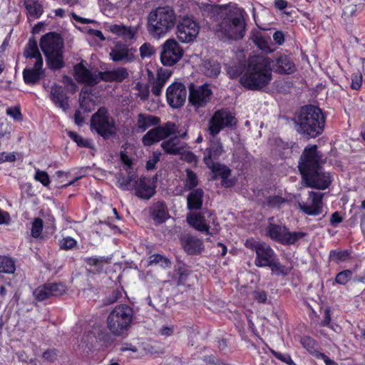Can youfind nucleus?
<instances>
[{
	"instance_id": "5fc2aeb1",
	"label": "nucleus",
	"mask_w": 365,
	"mask_h": 365,
	"mask_svg": "<svg viewBox=\"0 0 365 365\" xmlns=\"http://www.w3.org/2000/svg\"><path fill=\"white\" fill-rule=\"evenodd\" d=\"M68 135L74 142L77 143L78 146L84 148H91L92 143L91 140L85 139L82 136L73 132H69Z\"/></svg>"
},
{
	"instance_id": "72a5a7b5",
	"label": "nucleus",
	"mask_w": 365,
	"mask_h": 365,
	"mask_svg": "<svg viewBox=\"0 0 365 365\" xmlns=\"http://www.w3.org/2000/svg\"><path fill=\"white\" fill-rule=\"evenodd\" d=\"M126 178L122 174L117 175V185L123 190H130L135 187V173L134 171H128Z\"/></svg>"
},
{
	"instance_id": "412c9836",
	"label": "nucleus",
	"mask_w": 365,
	"mask_h": 365,
	"mask_svg": "<svg viewBox=\"0 0 365 365\" xmlns=\"http://www.w3.org/2000/svg\"><path fill=\"white\" fill-rule=\"evenodd\" d=\"M215 175V178L220 177L221 178V184L225 187H231L235 185L232 180L228 179L231 175V170L225 165L216 163L207 166Z\"/></svg>"
},
{
	"instance_id": "6e6d98bb",
	"label": "nucleus",
	"mask_w": 365,
	"mask_h": 365,
	"mask_svg": "<svg viewBox=\"0 0 365 365\" xmlns=\"http://www.w3.org/2000/svg\"><path fill=\"white\" fill-rule=\"evenodd\" d=\"M351 78V83L350 88L352 90L359 91L361 88L363 83V76L361 73L359 71L353 73Z\"/></svg>"
},
{
	"instance_id": "f704fd0d",
	"label": "nucleus",
	"mask_w": 365,
	"mask_h": 365,
	"mask_svg": "<svg viewBox=\"0 0 365 365\" xmlns=\"http://www.w3.org/2000/svg\"><path fill=\"white\" fill-rule=\"evenodd\" d=\"M202 11L203 12V15H205L207 18H210L214 21L222 20L221 16L225 15V13L222 11L221 9L218 6L210 4H203L202 6Z\"/></svg>"
},
{
	"instance_id": "1a4fd4ad",
	"label": "nucleus",
	"mask_w": 365,
	"mask_h": 365,
	"mask_svg": "<svg viewBox=\"0 0 365 365\" xmlns=\"http://www.w3.org/2000/svg\"><path fill=\"white\" fill-rule=\"evenodd\" d=\"M237 120L228 108L216 110L209 120L208 130L215 137L225 128H235Z\"/></svg>"
},
{
	"instance_id": "052dcab7",
	"label": "nucleus",
	"mask_w": 365,
	"mask_h": 365,
	"mask_svg": "<svg viewBox=\"0 0 365 365\" xmlns=\"http://www.w3.org/2000/svg\"><path fill=\"white\" fill-rule=\"evenodd\" d=\"M34 179L36 181H38L41 183H42L44 186H47L50 183V179L47 173L45 171H41L39 169H37L36 170Z\"/></svg>"
},
{
	"instance_id": "bf43d9fd",
	"label": "nucleus",
	"mask_w": 365,
	"mask_h": 365,
	"mask_svg": "<svg viewBox=\"0 0 365 365\" xmlns=\"http://www.w3.org/2000/svg\"><path fill=\"white\" fill-rule=\"evenodd\" d=\"M113 81L120 82L128 76V73L125 68H118L112 70Z\"/></svg>"
},
{
	"instance_id": "a211bd4d",
	"label": "nucleus",
	"mask_w": 365,
	"mask_h": 365,
	"mask_svg": "<svg viewBox=\"0 0 365 365\" xmlns=\"http://www.w3.org/2000/svg\"><path fill=\"white\" fill-rule=\"evenodd\" d=\"M180 242L185 252L190 255H200L205 249L202 240L189 234L182 236Z\"/></svg>"
},
{
	"instance_id": "69168bd1",
	"label": "nucleus",
	"mask_w": 365,
	"mask_h": 365,
	"mask_svg": "<svg viewBox=\"0 0 365 365\" xmlns=\"http://www.w3.org/2000/svg\"><path fill=\"white\" fill-rule=\"evenodd\" d=\"M273 40L275 44L278 46H282L285 42V35L284 33L281 30H277L273 34Z\"/></svg>"
},
{
	"instance_id": "13d9d810",
	"label": "nucleus",
	"mask_w": 365,
	"mask_h": 365,
	"mask_svg": "<svg viewBox=\"0 0 365 365\" xmlns=\"http://www.w3.org/2000/svg\"><path fill=\"white\" fill-rule=\"evenodd\" d=\"M155 53V49L148 43H145L140 47V54L142 58H150Z\"/></svg>"
},
{
	"instance_id": "393cba45",
	"label": "nucleus",
	"mask_w": 365,
	"mask_h": 365,
	"mask_svg": "<svg viewBox=\"0 0 365 365\" xmlns=\"http://www.w3.org/2000/svg\"><path fill=\"white\" fill-rule=\"evenodd\" d=\"M187 223L200 232H205L207 235H211L210 225L207 223L205 217L200 212L190 213L187 215Z\"/></svg>"
},
{
	"instance_id": "8fccbe9b",
	"label": "nucleus",
	"mask_w": 365,
	"mask_h": 365,
	"mask_svg": "<svg viewBox=\"0 0 365 365\" xmlns=\"http://www.w3.org/2000/svg\"><path fill=\"white\" fill-rule=\"evenodd\" d=\"M287 202V200L281 195H269L266 198V205L272 208H280Z\"/></svg>"
},
{
	"instance_id": "2eb2a0df",
	"label": "nucleus",
	"mask_w": 365,
	"mask_h": 365,
	"mask_svg": "<svg viewBox=\"0 0 365 365\" xmlns=\"http://www.w3.org/2000/svg\"><path fill=\"white\" fill-rule=\"evenodd\" d=\"M66 291V286L61 283H48L36 288L33 294L38 301H43L51 297L63 294Z\"/></svg>"
},
{
	"instance_id": "e2e57ef3",
	"label": "nucleus",
	"mask_w": 365,
	"mask_h": 365,
	"mask_svg": "<svg viewBox=\"0 0 365 365\" xmlns=\"http://www.w3.org/2000/svg\"><path fill=\"white\" fill-rule=\"evenodd\" d=\"M181 159L188 163H197V157L192 151H186L182 153Z\"/></svg>"
},
{
	"instance_id": "58836bf2",
	"label": "nucleus",
	"mask_w": 365,
	"mask_h": 365,
	"mask_svg": "<svg viewBox=\"0 0 365 365\" xmlns=\"http://www.w3.org/2000/svg\"><path fill=\"white\" fill-rule=\"evenodd\" d=\"M204 73L210 78H216L221 71L220 63L213 60L205 61L203 64Z\"/></svg>"
},
{
	"instance_id": "49530a36",
	"label": "nucleus",
	"mask_w": 365,
	"mask_h": 365,
	"mask_svg": "<svg viewBox=\"0 0 365 365\" xmlns=\"http://www.w3.org/2000/svg\"><path fill=\"white\" fill-rule=\"evenodd\" d=\"M15 270L14 261L10 257L0 255V272L13 274Z\"/></svg>"
},
{
	"instance_id": "f3484780",
	"label": "nucleus",
	"mask_w": 365,
	"mask_h": 365,
	"mask_svg": "<svg viewBox=\"0 0 365 365\" xmlns=\"http://www.w3.org/2000/svg\"><path fill=\"white\" fill-rule=\"evenodd\" d=\"M157 178L155 175L152 179L144 177L135 182V195L142 199H150L155 193Z\"/></svg>"
},
{
	"instance_id": "0e129e2a",
	"label": "nucleus",
	"mask_w": 365,
	"mask_h": 365,
	"mask_svg": "<svg viewBox=\"0 0 365 365\" xmlns=\"http://www.w3.org/2000/svg\"><path fill=\"white\" fill-rule=\"evenodd\" d=\"M254 299L259 304H264L267 300V294L264 290L255 291L253 292Z\"/></svg>"
},
{
	"instance_id": "c03bdc74",
	"label": "nucleus",
	"mask_w": 365,
	"mask_h": 365,
	"mask_svg": "<svg viewBox=\"0 0 365 365\" xmlns=\"http://www.w3.org/2000/svg\"><path fill=\"white\" fill-rule=\"evenodd\" d=\"M110 258L108 257H87L84 259L87 264L94 267L95 269L98 272L101 271L103 266L108 264Z\"/></svg>"
},
{
	"instance_id": "3c124183",
	"label": "nucleus",
	"mask_w": 365,
	"mask_h": 365,
	"mask_svg": "<svg viewBox=\"0 0 365 365\" xmlns=\"http://www.w3.org/2000/svg\"><path fill=\"white\" fill-rule=\"evenodd\" d=\"M43 227V220L39 217L35 218L32 222L31 235L34 238L40 237L42 233Z\"/></svg>"
},
{
	"instance_id": "864d4df0",
	"label": "nucleus",
	"mask_w": 365,
	"mask_h": 365,
	"mask_svg": "<svg viewBox=\"0 0 365 365\" xmlns=\"http://www.w3.org/2000/svg\"><path fill=\"white\" fill-rule=\"evenodd\" d=\"M269 351L274 357H275L277 359L287 364V365H297L294 363V361L292 360V356L289 354H288V353L282 354V353L272 349H270Z\"/></svg>"
},
{
	"instance_id": "4c0bfd02",
	"label": "nucleus",
	"mask_w": 365,
	"mask_h": 365,
	"mask_svg": "<svg viewBox=\"0 0 365 365\" xmlns=\"http://www.w3.org/2000/svg\"><path fill=\"white\" fill-rule=\"evenodd\" d=\"M307 235V233L304 232H290L287 227V230H286L284 232L282 242H281V245H294L298 240L306 237Z\"/></svg>"
},
{
	"instance_id": "774afa93",
	"label": "nucleus",
	"mask_w": 365,
	"mask_h": 365,
	"mask_svg": "<svg viewBox=\"0 0 365 365\" xmlns=\"http://www.w3.org/2000/svg\"><path fill=\"white\" fill-rule=\"evenodd\" d=\"M343 217L341 215L340 212L338 211L332 213L330 217V225L333 227H336L339 224L343 222Z\"/></svg>"
},
{
	"instance_id": "473e14b6",
	"label": "nucleus",
	"mask_w": 365,
	"mask_h": 365,
	"mask_svg": "<svg viewBox=\"0 0 365 365\" xmlns=\"http://www.w3.org/2000/svg\"><path fill=\"white\" fill-rule=\"evenodd\" d=\"M160 7L151 11L148 16V30L155 38H160V19H158V10Z\"/></svg>"
},
{
	"instance_id": "4be33fe9",
	"label": "nucleus",
	"mask_w": 365,
	"mask_h": 365,
	"mask_svg": "<svg viewBox=\"0 0 365 365\" xmlns=\"http://www.w3.org/2000/svg\"><path fill=\"white\" fill-rule=\"evenodd\" d=\"M75 77L78 82L86 83L88 86H94L98 83L96 72L91 73L82 63H78L74 67Z\"/></svg>"
},
{
	"instance_id": "a878e982",
	"label": "nucleus",
	"mask_w": 365,
	"mask_h": 365,
	"mask_svg": "<svg viewBox=\"0 0 365 365\" xmlns=\"http://www.w3.org/2000/svg\"><path fill=\"white\" fill-rule=\"evenodd\" d=\"M299 343L313 357L317 359L322 352L320 343L308 335H303L299 339Z\"/></svg>"
},
{
	"instance_id": "cd10ccee",
	"label": "nucleus",
	"mask_w": 365,
	"mask_h": 365,
	"mask_svg": "<svg viewBox=\"0 0 365 365\" xmlns=\"http://www.w3.org/2000/svg\"><path fill=\"white\" fill-rule=\"evenodd\" d=\"M204 192L201 188L192 190L187 197V207L189 210H198L202 207Z\"/></svg>"
},
{
	"instance_id": "7ed1b4c3",
	"label": "nucleus",
	"mask_w": 365,
	"mask_h": 365,
	"mask_svg": "<svg viewBox=\"0 0 365 365\" xmlns=\"http://www.w3.org/2000/svg\"><path fill=\"white\" fill-rule=\"evenodd\" d=\"M133 317L131 307L120 304L110 312L107 318V328L111 334L120 336L125 334L130 328Z\"/></svg>"
},
{
	"instance_id": "c85d7f7f",
	"label": "nucleus",
	"mask_w": 365,
	"mask_h": 365,
	"mask_svg": "<svg viewBox=\"0 0 365 365\" xmlns=\"http://www.w3.org/2000/svg\"><path fill=\"white\" fill-rule=\"evenodd\" d=\"M286 230L287 227L285 225L269 222L265 229V235L272 240L281 244Z\"/></svg>"
},
{
	"instance_id": "338daca9",
	"label": "nucleus",
	"mask_w": 365,
	"mask_h": 365,
	"mask_svg": "<svg viewBox=\"0 0 365 365\" xmlns=\"http://www.w3.org/2000/svg\"><path fill=\"white\" fill-rule=\"evenodd\" d=\"M16 157L14 153H0V164L6 162H14Z\"/></svg>"
},
{
	"instance_id": "7c9ffc66",
	"label": "nucleus",
	"mask_w": 365,
	"mask_h": 365,
	"mask_svg": "<svg viewBox=\"0 0 365 365\" xmlns=\"http://www.w3.org/2000/svg\"><path fill=\"white\" fill-rule=\"evenodd\" d=\"M253 42L255 46L265 54L272 53L276 48L271 45V38L268 35L257 33L253 37Z\"/></svg>"
},
{
	"instance_id": "6ab92c4d",
	"label": "nucleus",
	"mask_w": 365,
	"mask_h": 365,
	"mask_svg": "<svg viewBox=\"0 0 365 365\" xmlns=\"http://www.w3.org/2000/svg\"><path fill=\"white\" fill-rule=\"evenodd\" d=\"M109 56L113 61L132 62L135 58L132 49L121 42H117L115 44Z\"/></svg>"
},
{
	"instance_id": "f257e3e1",
	"label": "nucleus",
	"mask_w": 365,
	"mask_h": 365,
	"mask_svg": "<svg viewBox=\"0 0 365 365\" xmlns=\"http://www.w3.org/2000/svg\"><path fill=\"white\" fill-rule=\"evenodd\" d=\"M272 71L289 75L294 73L297 68L292 58L285 53L277 52L272 58L258 55L249 61L239 83L247 91H263L272 80Z\"/></svg>"
},
{
	"instance_id": "c756f323",
	"label": "nucleus",
	"mask_w": 365,
	"mask_h": 365,
	"mask_svg": "<svg viewBox=\"0 0 365 365\" xmlns=\"http://www.w3.org/2000/svg\"><path fill=\"white\" fill-rule=\"evenodd\" d=\"M191 271L188 267L182 262H178L175 266L173 279L178 286L185 285Z\"/></svg>"
},
{
	"instance_id": "680f3d73",
	"label": "nucleus",
	"mask_w": 365,
	"mask_h": 365,
	"mask_svg": "<svg viewBox=\"0 0 365 365\" xmlns=\"http://www.w3.org/2000/svg\"><path fill=\"white\" fill-rule=\"evenodd\" d=\"M150 215L156 225L160 224V203L156 202L149 208Z\"/></svg>"
},
{
	"instance_id": "6e6552de",
	"label": "nucleus",
	"mask_w": 365,
	"mask_h": 365,
	"mask_svg": "<svg viewBox=\"0 0 365 365\" xmlns=\"http://www.w3.org/2000/svg\"><path fill=\"white\" fill-rule=\"evenodd\" d=\"M322 158V155L318 150L317 145H309L306 146L298 162V169L300 175H302L322 166L324 162Z\"/></svg>"
},
{
	"instance_id": "bb28decb",
	"label": "nucleus",
	"mask_w": 365,
	"mask_h": 365,
	"mask_svg": "<svg viewBox=\"0 0 365 365\" xmlns=\"http://www.w3.org/2000/svg\"><path fill=\"white\" fill-rule=\"evenodd\" d=\"M223 151L222 145L220 143H213L204 151L203 162L206 166L215 164Z\"/></svg>"
},
{
	"instance_id": "423d86ee",
	"label": "nucleus",
	"mask_w": 365,
	"mask_h": 365,
	"mask_svg": "<svg viewBox=\"0 0 365 365\" xmlns=\"http://www.w3.org/2000/svg\"><path fill=\"white\" fill-rule=\"evenodd\" d=\"M245 246L255 252L254 263L257 267H267L277 256L269 245L253 237L246 240Z\"/></svg>"
},
{
	"instance_id": "2f4dec72",
	"label": "nucleus",
	"mask_w": 365,
	"mask_h": 365,
	"mask_svg": "<svg viewBox=\"0 0 365 365\" xmlns=\"http://www.w3.org/2000/svg\"><path fill=\"white\" fill-rule=\"evenodd\" d=\"M175 11L171 7L161 6V28L165 27V32L175 26Z\"/></svg>"
},
{
	"instance_id": "79ce46f5",
	"label": "nucleus",
	"mask_w": 365,
	"mask_h": 365,
	"mask_svg": "<svg viewBox=\"0 0 365 365\" xmlns=\"http://www.w3.org/2000/svg\"><path fill=\"white\" fill-rule=\"evenodd\" d=\"M160 141V127L157 126L150 130L142 138L145 146H150Z\"/></svg>"
},
{
	"instance_id": "ddd939ff",
	"label": "nucleus",
	"mask_w": 365,
	"mask_h": 365,
	"mask_svg": "<svg viewBox=\"0 0 365 365\" xmlns=\"http://www.w3.org/2000/svg\"><path fill=\"white\" fill-rule=\"evenodd\" d=\"M189 102L196 107L205 106L209 102L212 94V90L207 83L196 86L194 83H191L189 85Z\"/></svg>"
},
{
	"instance_id": "de8ad7c7",
	"label": "nucleus",
	"mask_w": 365,
	"mask_h": 365,
	"mask_svg": "<svg viewBox=\"0 0 365 365\" xmlns=\"http://www.w3.org/2000/svg\"><path fill=\"white\" fill-rule=\"evenodd\" d=\"M187 178L185 181V187L188 190H193L198 185V178L196 173L191 169L185 170Z\"/></svg>"
},
{
	"instance_id": "aec40b11",
	"label": "nucleus",
	"mask_w": 365,
	"mask_h": 365,
	"mask_svg": "<svg viewBox=\"0 0 365 365\" xmlns=\"http://www.w3.org/2000/svg\"><path fill=\"white\" fill-rule=\"evenodd\" d=\"M43 59L35 61L32 67H28L23 71L24 82L28 85L36 83L43 74Z\"/></svg>"
},
{
	"instance_id": "37998d69",
	"label": "nucleus",
	"mask_w": 365,
	"mask_h": 365,
	"mask_svg": "<svg viewBox=\"0 0 365 365\" xmlns=\"http://www.w3.org/2000/svg\"><path fill=\"white\" fill-rule=\"evenodd\" d=\"M161 148L168 154L177 155L180 151L178 138H171L170 140L163 142L161 143Z\"/></svg>"
},
{
	"instance_id": "603ef678",
	"label": "nucleus",
	"mask_w": 365,
	"mask_h": 365,
	"mask_svg": "<svg viewBox=\"0 0 365 365\" xmlns=\"http://www.w3.org/2000/svg\"><path fill=\"white\" fill-rule=\"evenodd\" d=\"M178 130V125L171 122H167L163 126H161V140L173 135Z\"/></svg>"
},
{
	"instance_id": "39448f33",
	"label": "nucleus",
	"mask_w": 365,
	"mask_h": 365,
	"mask_svg": "<svg viewBox=\"0 0 365 365\" xmlns=\"http://www.w3.org/2000/svg\"><path fill=\"white\" fill-rule=\"evenodd\" d=\"M218 31L229 39H242L245 34V22L240 12L230 10L222 15Z\"/></svg>"
},
{
	"instance_id": "0eeeda50",
	"label": "nucleus",
	"mask_w": 365,
	"mask_h": 365,
	"mask_svg": "<svg viewBox=\"0 0 365 365\" xmlns=\"http://www.w3.org/2000/svg\"><path fill=\"white\" fill-rule=\"evenodd\" d=\"M91 127L104 138H108L115 133V120L110 115L108 110L100 108L91 120Z\"/></svg>"
},
{
	"instance_id": "9d476101",
	"label": "nucleus",
	"mask_w": 365,
	"mask_h": 365,
	"mask_svg": "<svg viewBox=\"0 0 365 365\" xmlns=\"http://www.w3.org/2000/svg\"><path fill=\"white\" fill-rule=\"evenodd\" d=\"M302 181L307 187L317 190H326L332 182V176L329 172H326L321 166L301 175Z\"/></svg>"
},
{
	"instance_id": "4d7b16f0",
	"label": "nucleus",
	"mask_w": 365,
	"mask_h": 365,
	"mask_svg": "<svg viewBox=\"0 0 365 365\" xmlns=\"http://www.w3.org/2000/svg\"><path fill=\"white\" fill-rule=\"evenodd\" d=\"M59 246L62 250H72L77 246V242L71 237H66L59 241Z\"/></svg>"
},
{
	"instance_id": "5701e85b",
	"label": "nucleus",
	"mask_w": 365,
	"mask_h": 365,
	"mask_svg": "<svg viewBox=\"0 0 365 365\" xmlns=\"http://www.w3.org/2000/svg\"><path fill=\"white\" fill-rule=\"evenodd\" d=\"M50 98L52 102L63 111L69 108L68 97L61 86L55 84L51 86Z\"/></svg>"
},
{
	"instance_id": "09e8293b",
	"label": "nucleus",
	"mask_w": 365,
	"mask_h": 365,
	"mask_svg": "<svg viewBox=\"0 0 365 365\" xmlns=\"http://www.w3.org/2000/svg\"><path fill=\"white\" fill-rule=\"evenodd\" d=\"M353 272L350 269H344L336 274L334 281L340 285H346L352 278Z\"/></svg>"
},
{
	"instance_id": "4468645a",
	"label": "nucleus",
	"mask_w": 365,
	"mask_h": 365,
	"mask_svg": "<svg viewBox=\"0 0 365 365\" xmlns=\"http://www.w3.org/2000/svg\"><path fill=\"white\" fill-rule=\"evenodd\" d=\"M186 97V88L182 83H173L167 88V101L173 108L182 107L185 102Z\"/></svg>"
},
{
	"instance_id": "c9c22d12",
	"label": "nucleus",
	"mask_w": 365,
	"mask_h": 365,
	"mask_svg": "<svg viewBox=\"0 0 365 365\" xmlns=\"http://www.w3.org/2000/svg\"><path fill=\"white\" fill-rule=\"evenodd\" d=\"M24 5L29 19H38L43 14V7L37 1L25 0Z\"/></svg>"
},
{
	"instance_id": "20e7f679",
	"label": "nucleus",
	"mask_w": 365,
	"mask_h": 365,
	"mask_svg": "<svg viewBox=\"0 0 365 365\" xmlns=\"http://www.w3.org/2000/svg\"><path fill=\"white\" fill-rule=\"evenodd\" d=\"M63 46L62 38L55 33H48L41 38L40 47L52 69H58L63 66Z\"/></svg>"
},
{
	"instance_id": "a18cd8bd",
	"label": "nucleus",
	"mask_w": 365,
	"mask_h": 365,
	"mask_svg": "<svg viewBox=\"0 0 365 365\" xmlns=\"http://www.w3.org/2000/svg\"><path fill=\"white\" fill-rule=\"evenodd\" d=\"M24 56L26 58H34L35 61L43 59L38 51L37 43L34 41H29L26 50L24 51Z\"/></svg>"
},
{
	"instance_id": "b1692460",
	"label": "nucleus",
	"mask_w": 365,
	"mask_h": 365,
	"mask_svg": "<svg viewBox=\"0 0 365 365\" xmlns=\"http://www.w3.org/2000/svg\"><path fill=\"white\" fill-rule=\"evenodd\" d=\"M108 31L120 37L125 41L133 40L138 32V28L135 26H126L123 24H110L108 26Z\"/></svg>"
},
{
	"instance_id": "9b49d317",
	"label": "nucleus",
	"mask_w": 365,
	"mask_h": 365,
	"mask_svg": "<svg viewBox=\"0 0 365 365\" xmlns=\"http://www.w3.org/2000/svg\"><path fill=\"white\" fill-rule=\"evenodd\" d=\"M199 31L197 22L190 17H184L177 26V36L182 43L193 41L197 36Z\"/></svg>"
},
{
	"instance_id": "f03ea898",
	"label": "nucleus",
	"mask_w": 365,
	"mask_h": 365,
	"mask_svg": "<svg viewBox=\"0 0 365 365\" xmlns=\"http://www.w3.org/2000/svg\"><path fill=\"white\" fill-rule=\"evenodd\" d=\"M297 131L308 138L321 135L325 125L322 109L311 104L302 106L297 115Z\"/></svg>"
},
{
	"instance_id": "e433bc0d",
	"label": "nucleus",
	"mask_w": 365,
	"mask_h": 365,
	"mask_svg": "<svg viewBox=\"0 0 365 365\" xmlns=\"http://www.w3.org/2000/svg\"><path fill=\"white\" fill-rule=\"evenodd\" d=\"M351 258V251L349 250H331L329 254V259L336 264L348 261Z\"/></svg>"
},
{
	"instance_id": "a19ab883",
	"label": "nucleus",
	"mask_w": 365,
	"mask_h": 365,
	"mask_svg": "<svg viewBox=\"0 0 365 365\" xmlns=\"http://www.w3.org/2000/svg\"><path fill=\"white\" fill-rule=\"evenodd\" d=\"M158 123V118L153 117L152 115H145L143 114L138 115V128L141 130V131H145L149 127L152 125H155Z\"/></svg>"
},
{
	"instance_id": "dca6fc26",
	"label": "nucleus",
	"mask_w": 365,
	"mask_h": 365,
	"mask_svg": "<svg viewBox=\"0 0 365 365\" xmlns=\"http://www.w3.org/2000/svg\"><path fill=\"white\" fill-rule=\"evenodd\" d=\"M324 194L320 192H309V198L312 200L311 205L306 203H299L302 212L307 215L316 216L323 212V197Z\"/></svg>"
},
{
	"instance_id": "f8f14e48",
	"label": "nucleus",
	"mask_w": 365,
	"mask_h": 365,
	"mask_svg": "<svg viewBox=\"0 0 365 365\" xmlns=\"http://www.w3.org/2000/svg\"><path fill=\"white\" fill-rule=\"evenodd\" d=\"M183 51L174 38H169L161 46V63L173 66L182 56Z\"/></svg>"
},
{
	"instance_id": "ea45409f",
	"label": "nucleus",
	"mask_w": 365,
	"mask_h": 365,
	"mask_svg": "<svg viewBox=\"0 0 365 365\" xmlns=\"http://www.w3.org/2000/svg\"><path fill=\"white\" fill-rule=\"evenodd\" d=\"M267 267H269L272 274L277 276L286 277L290 272V268L280 263L277 256Z\"/></svg>"
}]
</instances>
